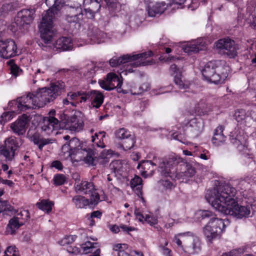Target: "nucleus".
Wrapping results in <instances>:
<instances>
[{
    "label": "nucleus",
    "instance_id": "obj_1",
    "mask_svg": "<svg viewBox=\"0 0 256 256\" xmlns=\"http://www.w3.org/2000/svg\"><path fill=\"white\" fill-rule=\"evenodd\" d=\"M216 186L208 190L205 196L207 202L218 212L241 218L248 216L250 207L238 204L236 196V189L230 184L215 181Z\"/></svg>",
    "mask_w": 256,
    "mask_h": 256
},
{
    "label": "nucleus",
    "instance_id": "obj_2",
    "mask_svg": "<svg viewBox=\"0 0 256 256\" xmlns=\"http://www.w3.org/2000/svg\"><path fill=\"white\" fill-rule=\"evenodd\" d=\"M152 54V51H148L138 54H126L119 58L113 57L110 60L109 64L112 67L120 69L117 72L122 77V75L126 76L133 72V68L155 64L156 62L153 59L146 60Z\"/></svg>",
    "mask_w": 256,
    "mask_h": 256
},
{
    "label": "nucleus",
    "instance_id": "obj_3",
    "mask_svg": "<svg viewBox=\"0 0 256 256\" xmlns=\"http://www.w3.org/2000/svg\"><path fill=\"white\" fill-rule=\"evenodd\" d=\"M94 153L93 150L87 148L85 142H80L77 138H73L68 144L62 146L60 155L64 159L76 158L77 160H84L90 166H94Z\"/></svg>",
    "mask_w": 256,
    "mask_h": 256
},
{
    "label": "nucleus",
    "instance_id": "obj_4",
    "mask_svg": "<svg viewBox=\"0 0 256 256\" xmlns=\"http://www.w3.org/2000/svg\"><path fill=\"white\" fill-rule=\"evenodd\" d=\"M46 4L50 8L42 14L39 28L40 37L47 43L54 35L53 20L58 12L63 6V2L62 0H46Z\"/></svg>",
    "mask_w": 256,
    "mask_h": 256
},
{
    "label": "nucleus",
    "instance_id": "obj_5",
    "mask_svg": "<svg viewBox=\"0 0 256 256\" xmlns=\"http://www.w3.org/2000/svg\"><path fill=\"white\" fill-rule=\"evenodd\" d=\"M173 241L178 250L188 256L197 254L202 249L200 238L192 232L178 233L174 236Z\"/></svg>",
    "mask_w": 256,
    "mask_h": 256
},
{
    "label": "nucleus",
    "instance_id": "obj_6",
    "mask_svg": "<svg viewBox=\"0 0 256 256\" xmlns=\"http://www.w3.org/2000/svg\"><path fill=\"white\" fill-rule=\"evenodd\" d=\"M196 215L202 220L210 218L203 230L204 235L210 242L220 237L226 227L225 222H228L227 220L212 217V212L209 210H200L196 212Z\"/></svg>",
    "mask_w": 256,
    "mask_h": 256
},
{
    "label": "nucleus",
    "instance_id": "obj_7",
    "mask_svg": "<svg viewBox=\"0 0 256 256\" xmlns=\"http://www.w3.org/2000/svg\"><path fill=\"white\" fill-rule=\"evenodd\" d=\"M229 68L224 62H209L202 69L203 77L206 81L216 84L224 82L228 76Z\"/></svg>",
    "mask_w": 256,
    "mask_h": 256
},
{
    "label": "nucleus",
    "instance_id": "obj_8",
    "mask_svg": "<svg viewBox=\"0 0 256 256\" xmlns=\"http://www.w3.org/2000/svg\"><path fill=\"white\" fill-rule=\"evenodd\" d=\"M168 164L172 165L169 176L172 180L176 178L184 182L192 178L196 174L195 168L178 156L171 158Z\"/></svg>",
    "mask_w": 256,
    "mask_h": 256
},
{
    "label": "nucleus",
    "instance_id": "obj_9",
    "mask_svg": "<svg viewBox=\"0 0 256 256\" xmlns=\"http://www.w3.org/2000/svg\"><path fill=\"white\" fill-rule=\"evenodd\" d=\"M64 88L65 84L63 82L58 81L51 84L50 88H40L34 94L38 107L42 108L47 103L53 101L62 94Z\"/></svg>",
    "mask_w": 256,
    "mask_h": 256
},
{
    "label": "nucleus",
    "instance_id": "obj_10",
    "mask_svg": "<svg viewBox=\"0 0 256 256\" xmlns=\"http://www.w3.org/2000/svg\"><path fill=\"white\" fill-rule=\"evenodd\" d=\"M67 14L66 20L70 24H73L76 28H79L84 21V14L81 4L79 3L66 7Z\"/></svg>",
    "mask_w": 256,
    "mask_h": 256
},
{
    "label": "nucleus",
    "instance_id": "obj_11",
    "mask_svg": "<svg viewBox=\"0 0 256 256\" xmlns=\"http://www.w3.org/2000/svg\"><path fill=\"white\" fill-rule=\"evenodd\" d=\"M35 12L34 8H24L17 13L14 22L20 30L24 31L28 29L34 19Z\"/></svg>",
    "mask_w": 256,
    "mask_h": 256
},
{
    "label": "nucleus",
    "instance_id": "obj_12",
    "mask_svg": "<svg viewBox=\"0 0 256 256\" xmlns=\"http://www.w3.org/2000/svg\"><path fill=\"white\" fill-rule=\"evenodd\" d=\"M215 44L220 52L226 54L229 58H234L238 55L239 46L233 40L228 38L220 39Z\"/></svg>",
    "mask_w": 256,
    "mask_h": 256
},
{
    "label": "nucleus",
    "instance_id": "obj_13",
    "mask_svg": "<svg viewBox=\"0 0 256 256\" xmlns=\"http://www.w3.org/2000/svg\"><path fill=\"white\" fill-rule=\"evenodd\" d=\"M172 157H176V156H171L168 158L164 160L160 159L159 158L154 156L152 160L144 162L142 163V166L144 168V170H145L150 165L158 166L159 168L158 170L161 174L166 177H169L171 172L170 170H172V165L168 164V162L170 159Z\"/></svg>",
    "mask_w": 256,
    "mask_h": 256
},
{
    "label": "nucleus",
    "instance_id": "obj_14",
    "mask_svg": "<svg viewBox=\"0 0 256 256\" xmlns=\"http://www.w3.org/2000/svg\"><path fill=\"white\" fill-rule=\"evenodd\" d=\"M98 84L100 86L106 90H111L116 88L118 92H122L121 87L122 82L120 80L118 76L112 72H110L106 75V78L104 80H100Z\"/></svg>",
    "mask_w": 256,
    "mask_h": 256
},
{
    "label": "nucleus",
    "instance_id": "obj_15",
    "mask_svg": "<svg viewBox=\"0 0 256 256\" xmlns=\"http://www.w3.org/2000/svg\"><path fill=\"white\" fill-rule=\"evenodd\" d=\"M54 30V33H56V31ZM54 35L53 36H54ZM54 37V36H52ZM41 38L44 41L45 46L42 45V50L47 51L48 48H56V50H60L62 51H67L70 50L73 48V42L72 40L70 37L66 36H62L58 39L56 42L52 44L51 45L50 44L51 41L48 42H45L44 40Z\"/></svg>",
    "mask_w": 256,
    "mask_h": 256
},
{
    "label": "nucleus",
    "instance_id": "obj_16",
    "mask_svg": "<svg viewBox=\"0 0 256 256\" xmlns=\"http://www.w3.org/2000/svg\"><path fill=\"white\" fill-rule=\"evenodd\" d=\"M18 54V48L15 42L12 39H0V56L8 59Z\"/></svg>",
    "mask_w": 256,
    "mask_h": 256
},
{
    "label": "nucleus",
    "instance_id": "obj_17",
    "mask_svg": "<svg viewBox=\"0 0 256 256\" xmlns=\"http://www.w3.org/2000/svg\"><path fill=\"white\" fill-rule=\"evenodd\" d=\"M34 96V93H29L26 96H23L18 98L16 104L18 108L20 111H24L38 107Z\"/></svg>",
    "mask_w": 256,
    "mask_h": 256
},
{
    "label": "nucleus",
    "instance_id": "obj_18",
    "mask_svg": "<svg viewBox=\"0 0 256 256\" xmlns=\"http://www.w3.org/2000/svg\"><path fill=\"white\" fill-rule=\"evenodd\" d=\"M63 122L64 124V128L72 132H78L84 127L83 120L76 115L68 117Z\"/></svg>",
    "mask_w": 256,
    "mask_h": 256
},
{
    "label": "nucleus",
    "instance_id": "obj_19",
    "mask_svg": "<svg viewBox=\"0 0 256 256\" xmlns=\"http://www.w3.org/2000/svg\"><path fill=\"white\" fill-rule=\"evenodd\" d=\"M86 102L88 100L93 107L98 108L104 102V96L99 90H90L85 92Z\"/></svg>",
    "mask_w": 256,
    "mask_h": 256
},
{
    "label": "nucleus",
    "instance_id": "obj_20",
    "mask_svg": "<svg viewBox=\"0 0 256 256\" xmlns=\"http://www.w3.org/2000/svg\"><path fill=\"white\" fill-rule=\"evenodd\" d=\"M28 122L29 116L26 114H24L16 122L12 124L11 128L16 134L22 135L26 131Z\"/></svg>",
    "mask_w": 256,
    "mask_h": 256
},
{
    "label": "nucleus",
    "instance_id": "obj_21",
    "mask_svg": "<svg viewBox=\"0 0 256 256\" xmlns=\"http://www.w3.org/2000/svg\"><path fill=\"white\" fill-rule=\"evenodd\" d=\"M206 48V46L204 39L200 38L188 43L185 46L184 51L188 53L197 52L200 50H204Z\"/></svg>",
    "mask_w": 256,
    "mask_h": 256
},
{
    "label": "nucleus",
    "instance_id": "obj_22",
    "mask_svg": "<svg viewBox=\"0 0 256 256\" xmlns=\"http://www.w3.org/2000/svg\"><path fill=\"white\" fill-rule=\"evenodd\" d=\"M88 35L92 44L104 42L107 38V34L97 28H93L92 30H90Z\"/></svg>",
    "mask_w": 256,
    "mask_h": 256
},
{
    "label": "nucleus",
    "instance_id": "obj_23",
    "mask_svg": "<svg viewBox=\"0 0 256 256\" xmlns=\"http://www.w3.org/2000/svg\"><path fill=\"white\" fill-rule=\"evenodd\" d=\"M168 5L164 2H157L150 4L148 6V14L151 17L163 13L168 8Z\"/></svg>",
    "mask_w": 256,
    "mask_h": 256
},
{
    "label": "nucleus",
    "instance_id": "obj_24",
    "mask_svg": "<svg viewBox=\"0 0 256 256\" xmlns=\"http://www.w3.org/2000/svg\"><path fill=\"white\" fill-rule=\"evenodd\" d=\"M58 126V120L54 117L45 118L44 120L42 130L47 134H50Z\"/></svg>",
    "mask_w": 256,
    "mask_h": 256
},
{
    "label": "nucleus",
    "instance_id": "obj_25",
    "mask_svg": "<svg viewBox=\"0 0 256 256\" xmlns=\"http://www.w3.org/2000/svg\"><path fill=\"white\" fill-rule=\"evenodd\" d=\"M186 126L188 130L194 134V136H196L203 130L204 124L202 120L194 118L188 122Z\"/></svg>",
    "mask_w": 256,
    "mask_h": 256
},
{
    "label": "nucleus",
    "instance_id": "obj_26",
    "mask_svg": "<svg viewBox=\"0 0 256 256\" xmlns=\"http://www.w3.org/2000/svg\"><path fill=\"white\" fill-rule=\"evenodd\" d=\"M94 188L93 182H91L82 180L80 182H77L75 184L76 190L85 194L92 192Z\"/></svg>",
    "mask_w": 256,
    "mask_h": 256
},
{
    "label": "nucleus",
    "instance_id": "obj_27",
    "mask_svg": "<svg viewBox=\"0 0 256 256\" xmlns=\"http://www.w3.org/2000/svg\"><path fill=\"white\" fill-rule=\"evenodd\" d=\"M171 74L174 76L175 84L180 89H186L188 88V84H185L182 80V74L176 64H172L170 68Z\"/></svg>",
    "mask_w": 256,
    "mask_h": 256
},
{
    "label": "nucleus",
    "instance_id": "obj_28",
    "mask_svg": "<svg viewBox=\"0 0 256 256\" xmlns=\"http://www.w3.org/2000/svg\"><path fill=\"white\" fill-rule=\"evenodd\" d=\"M85 92L86 91L80 90L68 93V98L72 102V106H76L80 103L86 102Z\"/></svg>",
    "mask_w": 256,
    "mask_h": 256
},
{
    "label": "nucleus",
    "instance_id": "obj_29",
    "mask_svg": "<svg viewBox=\"0 0 256 256\" xmlns=\"http://www.w3.org/2000/svg\"><path fill=\"white\" fill-rule=\"evenodd\" d=\"M98 246V243L92 242L90 241L82 244V248L85 254L93 252V254L88 256H100V249L98 248L95 250Z\"/></svg>",
    "mask_w": 256,
    "mask_h": 256
},
{
    "label": "nucleus",
    "instance_id": "obj_30",
    "mask_svg": "<svg viewBox=\"0 0 256 256\" xmlns=\"http://www.w3.org/2000/svg\"><path fill=\"white\" fill-rule=\"evenodd\" d=\"M18 216H14L9 220L6 230L8 234H14L16 230L24 224V222L20 220Z\"/></svg>",
    "mask_w": 256,
    "mask_h": 256
},
{
    "label": "nucleus",
    "instance_id": "obj_31",
    "mask_svg": "<svg viewBox=\"0 0 256 256\" xmlns=\"http://www.w3.org/2000/svg\"><path fill=\"white\" fill-rule=\"evenodd\" d=\"M142 179L138 176H136L130 181V186L137 196L144 200L142 196Z\"/></svg>",
    "mask_w": 256,
    "mask_h": 256
},
{
    "label": "nucleus",
    "instance_id": "obj_32",
    "mask_svg": "<svg viewBox=\"0 0 256 256\" xmlns=\"http://www.w3.org/2000/svg\"><path fill=\"white\" fill-rule=\"evenodd\" d=\"M30 140L32 142L35 144L38 145V148L42 150L44 146L45 145L48 144L50 140L48 139L44 138L40 134L36 132L31 135L29 134Z\"/></svg>",
    "mask_w": 256,
    "mask_h": 256
},
{
    "label": "nucleus",
    "instance_id": "obj_33",
    "mask_svg": "<svg viewBox=\"0 0 256 256\" xmlns=\"http://www.w3.org/2000/svg\"><path fill=\"white\" fill-rule=\"evenodd\" d=\"M72 202L77 208H84L90 204V201L84 196L76 195L72 199Z\"/></svg>",
    "mask_w": 256,
    "mask_h": 256
},
{
    "label": "nucleus",
    "instance_id": "obj_34",
    "mask_svg": "<svg viewBox=\"0 0 256 256\" xmlns=\"http://www.w3.org/2000/svg\"><path fill=\"white\" fill-rule=\"evenodd\" d=\"M106 132L104 131H100L98 132H96L94 136H92V141L93 142L94 146H96L101 148L105 147V144L104 142V138L106 136Z\"/></svg>",
    "mask_w": 256,
    "mask_h": 256
},
{
    "label": "nucleus",
    "instance_id": "obj_35",
    "mask_svg": "<svg viewBox=\"0 0 256 256\" xmlns=\"http://www.w3.org/2000/svg\"><path fill=\"white\" fill-rule=\"evenodd\" d=\"M128 248V246L125 244H117L112 246V250L117 252L118 256H130V254L126 251Z\"/></svg>",
    "mask_w": 256,
    "mask_h": 256
},
{
    "label": "nucleus",
    "instance_id": "obj_36",
    "mask_svg": "<svg viewBox=\"0 0 256 256\" xmlns=\"http://www.w3.org/2000/svg\"><path fill=\"white\" fill-rule=\"evenodd\" d=\"M14 212L13 207L6 200H0V214L4 216L10 215Z\"/></svg>",
    "mask_w": 256,
    "mask_h": 256
},
{
    "label": "nucleus",
    "instance_id": "obj_37",
    "mask_svg": "<svg viewBox=\"0 0 256 256\" xmlns=\"http://www.w3.org/2000/svg\"><path fill=\"white\" fill-rule=\"evenodd\" d=\"M110 169L116 174H122L124 171V166L122 161L121 160H115L112 161L110 164Z\"/></svg>",
    "mask_w": 256,
    "mask_h": 256
},
{
    "label": "nucleus",
    "instance_id": "obj_38",
    "mask_svg": "<svg viewBox=\"0 0 256 256\" xmlns=\"http://www.w3.org/2000/svg\"><path fill=\"white\" fill-rule=\"evenodd\" d=\"M4 146L15 153V151L19 146V144L18 140L15 137L11 136L6 140Z\"/></svg>",
    "mask_w": 256,
    "mask_h": 256
},
{
    "label": "nucleus",
    "instance_id": "obj_39",
    "mask_svg": "<svg viewBox=\"0 0 256 256\" xmlns=\"http://www.w3.org/2000/svg\"><path fill=\"white\" fill-rule=\"evenodd\" d=\"M136 143L134 136L132 135L122 140V146L124 150H128L132 148Z\"/></svg>",
    "mask_w": 256,
    "mask_h": 256
},
{
    "label": "nucleus",
    "instance_id": "obj_40",
    "mask_svg": "<svg viewBox=\"0 0 256 256\" xmlns=\"http://www.w3.org/2000/svg\"><path fill=\"white\" fill-rule=\"evenodd\" d=\"M7 64L10 66L11 74L15 78L20 74L22 72V70L14 64V60H8L7 62Z\"/></svg>",
    "mask_w": 256,
    "mask_h": 256
},
{
    "label": "nucleus",
    "instance_id": "obj_41",
    "mask_svg": "<svg viewBox=\"0 0 256 256\" xmlns=\"http://www.w3.org/2000/svg\"><path fill=\"white\" fill-rule=\"evenodd\" d=\"M130 132L125 128H120L115 132L116 138L122 140L132 136Z\"/></svg>",
    "mask_w": 256,
    "mask_h": 256
},
{
    "label": "nucleus",
    "instance_id": "obj_42",
    "mask_svg": "<svg viewBox=\"0 0 256 256\" xmlns=\"http://www.w3.org/2000/svg\"><path fill=\"white\" fill-rule=\"evenodd\" d=\"M14 154L12 150H10L4 146L0 147V154L2 155L8 160H12L14 158Z\"/></svg>",
    "mask_w": 256,
    "mask_h": 256
},
{
    "label": "nucleus",
    "instance_id": "obj_43",
    "mask_svg": "<svg viewBox=\"0 0 256 256\" xmlns=\"http://www.w3.org/2000/svg\"><path fill=\"white\" fill-rule=\"evenodd\" d=\"M36 205L40 209L48 213L52 211L53 203L48 200H42L40 202L37 203Z\"/></svg>",
    "mask_w": 256,
    "mask_h": 256
},
{
    "label": "nucleus",
    "instance_id": "obj_44",
    "mask_svg": "<svg viewBox=\"0 0 256 256\" xmlns=\"http://www.w3.org/2000/svg\"><path fill=\"white\" fill-rule=\"evenodd\" d=\"M158 182L164 190H171L175 187L174 184L166 178L160 180Z\"/></svg>",
    "mask_w": 256,
    "mask_h": 256
},
{
    "label": "nucleus",
    "instance_id": "obj_45",
    "mask_svg": "<svg viewBox=\"0 0 256 256\" xmlns=\"http://www.w3.org/2000/svg\"><path fill=\"white\" fill-rule=\"evenodd\" d=\"M247 116H248V111L246 112L244 109L238 110L234 113L235 118L238 122H242Z\"/></svg>",
    "mask_w": 256,
    "mask_h": 256
},
{
    "label": "nucleus",
    "instance_id": "obj_46",
    "mask_svg": "<svg viewBox=\"0 0 256 256\" xmlns=\"http://www.w3.org/2000/svg\"><path fill=\"white\" fill-rule=\"evenodd\" d=\"M88 72L86 70L84 71V74L88 78L92 77L95 73V72L98 70V68L95 66L93 63H90L88 64Z\"/></svg>",
    "mask_w": 256,
    "mask_h": 256
},
{
    "label": "nucleus",
    "instance_id": "obj_47",
    "mask_svg": "<svg viewBox=\"0 0 256 256\" xmlns=\"http://www.w3.org/2000/svg\"><path fill=\"white\" fill-rule=\"evenodd\" d=\"M148 104V100L140 101L138 104L135 106V114L139 115L140 112H143Z\"/></svg>",
    "mask_w": 256,
    "mask_h": 256
},
{
    "label": "nucleus",
    "instance_id": "obj_48",
    "mask_svg": "<svg viewBox=\"0 0 256 256\" xmlns=\"http://www.w3.org/2000/svg\"><path fill=\"white\" fill-rule=\"evenodd\" d=\"M76 235H71L66 236L62 240L58 242V243L61 246H66L73 242L76 239Z\"/></svg>",
    "mask_w": 256,
    "mask_h": 256
},
{
    "label": "nucleus",
    "instance_id": "obj_49",
    "mask_svg": "<svg viewBox=\"0 0 256 256\" xmlns=\"http://www.w3.org/2000/svg\"><path fill=\"white\" fill-rule=\"evenodd\" d=\"M114 154V152L112 150H104L100 155V158L103 159L104 162H108V158H110Z\"/></svg>",
    "mask_w": 256,
    "mask_h": 256
},
{
    "label": "nucleus",
    "instance_id": "obj_50",
    "mask_svg": "<svg viewBox=\"0 0 256 256\" xmlns=\"http://www.w3.org/2000/svg\"><path fill=\"white\" fill-rule=\"evenodd\" d=\"M53 180L55 185L60 186L66 182V178L65 176L62 174H57L54 176Z\"/></svg>",
    "mask_w": 256,
    "mask_h": 256
},
{
    "label": "nucleus",
    "instance_id": "obj_51",
    "mask_svg": "<svg viewBox=\"0 0 256 256\" xmlns=\"http://www.w3.org/2000/svg\"><path fill=\"white\" fill-rule=\"evenodd\" d=\"M44 73V72L42 71L40 68H36L34 73L31 74L32 76L33 84H35L38 80H43L42 75Z\"/></svg>",
    "mask_w": 256,
    "mask_h": 256
},
{
    "label": "nucleus",
    "instance_id": "obj_52",
    "mask_svg": "<svg viewBox=\"0 0 256 256\" xmlns=\"http://www.w3.org/2000/svg\"><path fill=\"white\" fill-rule=\"evenodd\" d=\"M89 194L91 195L90 204H96L100 201V194L95 188L93 192Z\"/></svg>",
    "mask_w": 256,
    "mask_h": 256
},
{
    "label": "nucleus",
    "instance_id": "obj_53",
    "mask_svg": "<svg viewBox=\"0 0 256 256\" xmlns=\"http://www.w3.org/2000/svg\"><path fill=\"white\" fill-rule=\"evenodd\" d=\"M230 140L232 144L237 146V148L239 150H241L244 148V146L242 144V141L238 136H237L236 138H233V136H230Z\"/></svg>",
    "mask_w": 256,
    "mask_h": 256
},
{
    "label": "nucleus",
    "instance_id": "obj_54",
    "mask_svg": "<svg viewBox=\"0 0 256 256\" xmlns=\"http://www.w3.org/2000/svg\"><path fill=\"white\" fill-rule=\"evenodd\" d=\"M12 118V112H4L0 116V124H4L8 121L10 120Z\"/></svg>",
    "mask_w": 256,
    "mask_h": 256
},
{
    "label": "nucleus",
    "instance_id": "obj_55",
    "mask_svg": "<svg viewBox=\"0 0 256 256\" xmlns=\"http://www.w3.org/2000/svg\"><path fill=\"white\" fill-rule=\"evenodd\" d=\"M225 140L226 136L224 135V134H220V135L214 134L212 138L213 143L216 146L220 145L221 143L224 142Z\"/></svg>",
    "mask_w": 256,
    "mask_h": 256
},
{
    "label": "nucleus",
    "instance_id": "obj_56",
    "mask_svg": "<svg viewBox=\"0 0 256 256\" xmlns=\"http://www.w3.org/2000/svg\"><path fill=\"white\" fill-rule=\"evenodd\" d=\"M206 112V111L204 110V104L202 102H200L197 104L194 108V110H192V112H190V114L193 115L194 114H200V112Z\"/></svg>",
    "mask_w": 256,
    "mask_h": 256
},
{
    "label": "nucleus",
    "instance_id": "obj_57",
    "mask_svg": "<svg viewBox=\"0 0 256 256\" xmlns=\"http://www.w3.org/2000/svg\"><path fill=\"white\" fill-rule=\"evenodd\" d=\"M144 221L152 226L157 224L158 218L156 216L151 214H145Z\"/></svg>",
    "mask_w": 256,
    "mask_h": 256
},
{
    "label": "nucleus",
    "instance_id": "obj_58",
    "mask_svg": "<svg viewBox=\"0 0 256 256\" xmlns=\"http://www.w3.org/2000/svg\"><path fill=\"white\" fill-rule=\"evenodd\" d=\"M150 88L148 84H144L142 85V86L139 87V90L138 91L135 90L134 89L131 90V93L132 94H141L144 90H147Z\"/></svg>",
    "mask_w": 256,
    "mask_h": 256
},
{
    "label": "nucleus",
    "instance_id": "obj_59",
    "mask_svg": "<svg viewBox=\"0 0 256 256\" xmlns=\"http://www.w3.org/2000/svg\"><path fill=\"white\" fill-rule=\"evenodd\" d=\"M17 216L20 218V220H22L24 222V220L29 218V212L28 210H24L18 214Z\"/></svg>",
    "mask_w": 256,
    "mask_h": 256
},
{
    "label": "nucleus",
    "instance_id": "obj_60",
    "mask_svg": "<svg viewBox=\"0 0 256 256\" xmlns=\"http://www.w3.org/2000/svg\"><path fill=\"white\" fill-rule=\"evenodd\" d=\"M168 244V242L166 241L164 242V246H160V248L162 250V254L165 256H172L171 250L166 247Z\"/></svg>",
    "mask_w": 256,
    "mask_h": 256
},
{
    "label": "nucleus",
    "instance_id": "obj_61",
    "mask_svg": "<svg viewBox=\"0 0 256 256\" xmlns=\"http://www.w3.org/2000/svg\"><path fill=\"white\" fill-rule=\"evenodd\" d=\"M86 18L88 19H93L94 18L95 13L90 8H86L83 11Z\"/></svg>",
    "mask_w": 256,
    "mask_h": 256
},
{
    "label": "nucleus",
    "instance_id": "obj_62",
    "mask_svg": "<svg viewBox=\"0 0 256 256\" xmlns=\"http://www.w3.org/2000/svg\"><path fill=\"white\" fill-rule=\"evenodd\" d=\"M134 214L136 216V218L141 222H144V221L145 215L144 216L140 210H139L136 208Z\"/></svg>",
    "mask_w": 256,
    "mask_h": 256
},
{
    "label": "nucleus",
    "instance_id": "obj_63",
    "mask_svg": "<svg viewBox=\"0 0 256 256\" xmlns=\"http://www.w3.org/2000/svg\"><path fill=\"white\" fill-rule=\"evenodd\" d=\"M5 254L12 255L14 254H18L16 252V248L15 246H8L6 250L4 251Z\"/></svg>",
    "mask_w": 256,
    "mask_h": 256
},
{
    "label": "nucleus",
    "instance_id": "obj_64",
    "mask_svg": "<svg viewBox=\"0 0 256 256\" xmlns=\"http://www.w3.org/2000/svg\"><path fill=\"white\" fill-rule=\"evenodd\" d=\"M67 251L68 252L74 254H78L80 252L79 248L76 246H69L67 248Z\"/></svg>",
    "mask_w": 256,
    "mask_h": 256
}]
</instances>
